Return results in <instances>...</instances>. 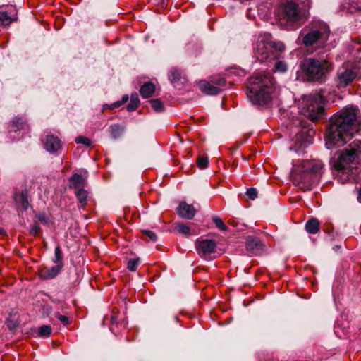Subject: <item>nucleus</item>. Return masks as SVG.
<instances>
[{
	"label": "nucleus",
	"mask_w": 361,
	"mask_h": 361,
	"mask_svg": "<svg viewBox=\"0 0 361 361\" xmlns=\"http://www.w3.org/2000/svg\"><path fill=\"white\" fill-rule=\"evenodd\" d=\"M63 264H56L51 268L45 267L42 269L39 272L41 278L44 279H51L55 278L61 271Z\"/></svg>",
	"instance_id": "17"
},
{
	"label": "nucleus",
	"mask_w": 361,
	"mask_h": 361,
	"mask_svg": "<svg viewBox=\"0 0 361 361\" xmlns=\"http://www.w3.org/2000/svg\"><path fill=\"white\" fill-rule=\"evenodd\" d=\"M302 72L308 81H318L324 78L332 70L331 64L326 59H305L300 63Z\"/></svg>",
	"instance_id": "8"
},
{
	"label": "nucleus",
	"mask_w": 361,
	"mask_h": 361,
	"mask_svg": "<svg viewBox=\"0 0 361 361\" xmlns=\"http://www.w3.org/2000/svg\"><path fill=\"white\" fill-rule=\"evenodd\" d=\"M14 200L18 209L27 210L30 207L28 196L26 191L15 194Z\"/></svg>",
	"instance_id": "18"
},
{
	"label": "nucleus",
	"mask_w": 361,
	"mask_h": 361,
	"mask_svg": "<svg viewBox=\"0 0 361 361\" xmlns=\"http://www.w3.org/2000/svg\"><path fill=\"white\" fill-rule=\"evenodd\" d=\"M4 233V231L3 228H0V235H2Z\"/></svg>",
	"instance_id": "45"
},
{
	"label": "nucleus",
	"mask_w": 361,
	"mask_h": 361,
	"mask_svg": "<svg viewBox=\"0 0 361 361\" xmlns=\"http://www.w3.org/2000/svg\"><path fill=\"white\" fill-rule=\"evenodd\" d=\"M213 221L215 224V226L220 229L221 231H227L228 228L224 223L221 219L218 216L213 217Z\"/></svg>",
	"instance_id": "31"
},
{
	"label": "nucleus",
	"mask_w": 361,
	"mask_h": 361,
	"mask_svg": "<svg viewBox=\"0 0 361 361\" xmlns=\"http://www.w3.org/2000/svg\"><path fill=\"white\" fill-rule=\"evenodd\" d=\"M11 129L13 131L17 130H27L29 129V126L25 121L21 118L16 117L11 122Z\"/></svg>",
	"instance_id": "22"
},
{
	"label": "nucleus",
	"mask_w": 361,
	"mask_h": 361,
	"mask_svg": "<svg viewBox=\"0 0 361 361\" xmlns=\"http://www.w3.org/2000/svg\"><path fill=\"white\" fill-rule=\"evenodd\" d=\"M44 148L49 152H57L61 147V141L58 136L49 133L43 140Z\"/></svg>",
	"instance_id": "12"
},
{
	"label": "nucleus",
	"mask_w": 361,
	"mask_h": 361,
	"mask_svg": "<svg viewBox=\"0 0 361 361\" xmlns=\"http://www.w3.org/2000/svg\"><path fill=\"white\" fill-rule=\"evenodd\" d=\"M40 231V226L37 221V220H34L33 224L30 226V234L31 235L35 236L37 235Z\"/></svg>",
	"instance_id": "35"
},
{
	"label": "nucleus",
	"mask_w": 361,
	"mask_h": 361,
	"mask_svg": "<svg viewBox=\"0 0 361 361\" xmlns=\"http://www.w3.org/2000/svg\"><path fill=\"white\" fill-rule=\"evenodd\" d=\"M75 194L77 197L80 207L84 208L87 204V199L89 197V192L85 189H78L75 190Z\"/></svg>",
	"instance_id": "24"
},
{
	"label": "nucleus",
	"mask_w": 361,
	"mask_h": 361,
	"mask_svg": "<svg viewBox=\"0 0 361 361\" xmlns=\"http://www.w3.org/2000/svg\"><path fill=\"white\" fill-rule=\"evenodd\" d=\"M285 46L281 42L272 41L269 34L259 35L253 44V54L259 62L270 61L280 57Z\"/></svg>",
	"instance_id": "4"
},
{
	"label": "nucleus",
	"mask_w": 361,
	"mask_h": 361,
	"mask_svg": "<svg viewBox=\"0 0 361 361\" xmlns=\"http://www.w3.org/2000/svg\"><path fill=\"white\" fill-rule=\"evenodd\" d=\"M16 20L15 14L11 11H4L0 7V24L3 26H8Z\"/></svg>",
	"instance_id": "20"
},
{
	"label": "nucleus",
	"mask_w": 361,
	"mask_h": 361,
	"mask_svg": "<svg viewBox=\"0 0 361 361\" xmlns=\"http://www.w3.org/2000/svg\"><path fill=\"white\" fill-rule=\"evenodd\" d=\"M62 259H63L62 251H61L60 247L57 246L55 248L54 259H53V262L56 264H63Z\"/></svg>",
	"instance_id": "29"
},
{
	"label": "nucleus",
	"mask_w": 361,
	"mask_h": 361,
	"mask_svg": "<svg viewBox=\"0 0 361 361\" xmlns=\"http://www.w3.org/2000/svg\"><path fill=\"white\" fill-rule=\"evenodd\" d=\"M299 105L300 113L312 121L325 116L324 98L319 93L302 97Z\"/></svg>",
	"instance_id": "7"
},
{
	"label": "nucleus",
	"mask_w": 361,
	"mask_h": 361,
	"mask_svg": "<svg viewBox=\"0 0 361 361\" xmlns=\"http://www.w3.org/2000/svg\"><path fill=\"white\" fill-rule=\"evenodd\" d=\"M55 317L64 325L68 326L70 324V319L67 316L61 315L59 312L55 313Z\"/></svg>",
	"instance_id": "36"
},
{
	"label": "nucleus",
	"mask_w": 361,
	"mask_h": 361,
	"mask_svg": "<svg viewBox=\"0 0 361 361\" xmlns=\"http://www.w3.org/2000/svg\"><path fill=\"white\" fill-rule=\"evenodd\" d=\"M287 66L283 61H278L275 64V71L283 73L286 71Z\"/></svg>",
	"instance_id": "38"
},
{
	"label": "nucleus",
	"mask_w": 361,
	"mask_h": 361,
	"mask_svg": "<svg viewBox=\"0 0 361 361\" xmlns=\"http://www.w3.org/2000/svg\"><path fill=\"white\" fill-rule=\"evenodd\" d=\"M34 220H37V221L38 223L41 222L43 224H49V218L47 217L46 214H44L43 212H40V213H38L37 214H36Z\"/></svg>",
	"instance_id": "32"
},
{
	"label": "nucleus",
	"mask_w": 361,
	"mask_h": 361,
	"mask_svg": "<svg viewBox=\"0 0 361 361\" xmlns=\"http://www.w3.org/2000/svg\"><path fill=\"white\" fill-rule=\"evenodd\" d=\"M150 104L152 109L156 112H162L164 111V106L163 103L159 99H153L150 100Z\"/></svg>",
	"instance_id": "27"
},
{
	"label": "nucleus",
	"mask_w": 361,
	"mask_h": 361,
	"mask_svg": "<svg viewBox=\"0 0 361 361\" xmlns=\"http://www.w3.org/2000/svg\"><path fill=\"white\" fill-rule=\"evenodd\" d=\"M247 89L249 99L259 106L268 104L279 94L274 78L269 72L253 74L248 80Z\"/></svg>",
	"instance_id": "2"
},
{
	"label": "nucleus",
	"mask_w": 361,
	"mask_h": 361,
	"mask_svg": "<svg viewBox=\"0 0 361 361\" xmlns=\"http://www.w3.org/2000/svg\"><path fill=\"white\" fill-rule=\"evenodd\" d=\"M246 248L252 255H258L264 249V245L257 238H249L246 242Z\"/></svg>",
	"instance_id": "14"
},
{
	"label": "nucleus",
	"mask_w": 361,
	"mask_h": 361,
	"mask_svg": "<svg viewBox=\"0 0 361 361\" xmlns=\"http://www.w3.org/2000/svg\"><path fill=\"white\" fill-rule=\"evenodd\" d=\"M123 131V127L118 125L114 124L109 127V132L111 136L114 138L119 137Z\"/></svg>",
	"instance_id": "26"
},
{
	"label": "nucleus",
	"mask_w": 361,
	"mask_h": 361,
	"mask_svg": "<svg viewBox=\"0 0 361 361\" xmlns=\"http://www.w3.org/2000/svg\"><path fill=\"white\" fill-rule=\"evenodd\" d=\"M246 195L251 200H255L257 197V191L255 188H251L247 189Z\"/></svg>",
	"instance_id": "40"
},
{
	"label": "nucleus",
	"mask_w": 361,
	"mask_h": 361,
	"mask_svg": "<svg viewBox=\"0 0 361 361\" xmlns=\"http://www.w3.org/2000/svg\"><path fill=\"white\" fill-rule=\"evenodd\" d=\"M175 228L180 233H183L185 235H189L190 233V228L183 224H176Z\"/></svg>",
	"instance_id": "30"
},
{
	"label": "nucleus",
	"mask_w": 361,
	"mask_h": 361,
	"mask_svg": "<svg viewBox=\"0 0 361 361\" xmlns=\"http://www.w3.org/2000/svg\"><path fill=\"white\" fill-rule=\"evenodd\" d=\"M85 182V178L82 175L75 173L69 178V188L76 189V190L82 189Z\"/></svg>",
	"instance_id": "19"
},
{
	"label": "nucleus",
	"mask_w": 361,
	"mask_h": 361,
	"mask_svg": "<svg viewBox=\"0 0 361 361\" xmlns=\"http://www.w3.org/2000/svg\"><path fill=\"white\" fill-rule=\"evenodd\" d=\"M324 164L318 160H302L294 164L291 171L293 184L303 191L310 190L321 178Z\"/></svg>",
	"instance_id": "3"
},
{
	"label": "nucleus",
	"mask_w": 361,
	"mask_h": 361,
	"mask_svg": "<svg viewBox=\"0 0 361 361\" xmlns=\"http://www.w3.org/2000/svg\"><path fill=\"white\" fill-rule=\"evenodd\" d=\"M333 167L338 171L349 173L361 164V140H355L338 152L331 160Z\"/></svg>",
	"instance_id": "5"
},
{
	"label": "nucleus",
	"mask_w": 361,
	"mask_h": 361,
	"mask_svg": "<svg viewBox=\"0 0 361 361\" xmlns=\"http://www.w3.org/2000/svg\"><path fill=\"white\" fill-rule=\"evenodd\" d=\"M75 142L78 144L84 145L86 147H89L92 144L91 140L85 136H78L76 137Z\"/></svg>",
	"instance_id": "34"
},
{
	"label": "nucleus",
	"mask_w": 361,
	"mask_h": 361,
	"mask_svg": "<svg viewBox=\"0 0 361 361\" xmlns=\"http://www.w3.org/2000/svg\"><path fill=\"white\" fill-rule=\"evenodd\" d=\"M155 91V85L151 82H147L141 86L140 92L143 98L151 97Z\"/></svg>",
	"instance_id": "21"
},
{
	"label": "nucleus",
	"mask_w": 361,
	"mask_h": 361,
	"mask_svg": "<svg viewBox=\"0 0 361 361\" xmlns=\"http://www.w3.org/2000/svg\"><path fill=\"white\" fill-rule=\"evenodd\" d=\"M212 82L215 85V86H217L219 87H224L226 84V81L225 80L224 78H222V77H215V78H213L212 80H211Z\"/></svg>",
	"instance_id": "33"
},
{
	"label": "nucleus",
	"mask_w": 361,
	"mask_h": 361,
	"mask_svg": "<svg viewBox=\"0 0 361 361\" xmlns=\"http://www.w3.org/2000/svg\"><path fill=\"white\" fill-rule=\"evenodd\" d=\"M358 201L360 202H361V188L360 189V191H359V195H358Z\"/></svg>",
	"instance_id": "44"
},
{
	"label": "nucleus",
	"mask_w": 361,
	"mask_h": 361,
	"mask_svg": "<svg viewBox=\"0 0 361 361\" xmlns=\"http://www.w3.org/2000/svg\"><path fill=\"white\" fill-rule=\"evenodd\" d=\"M356 77V73L352 69L341 68L338 71V85L345 87L351 82Z\"/></svg>",
	"instance_id": "11"
},
{
	"label": "nucleus",
	"mask_w": 361,
	"mask_h": 361,
	"mask_svg": "<svg viewBox=\"0 0 361 361\" xmlns=\"http://www.w3.org/2000/svg\"><path fill=\"white\" fill-rule=\"evenodd\" d=\"M329 33L330 30L326 23L317 21L303 28L300 33V37L306 48L317 49L326 44Z\"/></svg>",
	"instance_id": "6"
},
{
	"label": "nucleus",
	"mask_w": 361,
	"mask_h": 361,
	"mask_svg": "<svg viewBox=\"0 0 361 361\" xmlns=\"http://www.w3.org/2000/svg\"><path fill=\"white\" fill-rule=\"evenodd\" d=\"M197 210L192 204H188L185 202H180L177 208L178 214L185 219H192L195 216Z\"/></svg>",
	"instance_id": "13"
},
{
	"label": "nucleus",
	"mask_w": 361,
	"mask_h": 361,
	"mask_svg": "<svg viewBox=\"0 0 361 361\" xmlns=\"http://www.w3.org/2000/svg\"><path fill=\"white\" fill-rule=\"evenodd\" d=\"M276 15L281 24L301 23L304 18V13L300 9L296 0H281Z\"/></svg>",
	"instance_id": "9"
},
{
	"label": "nucleus",
	"mask_w": 361,
	"mask_h": 361,
	"mask_svg": "<svg viewBox=\"0 0 361 361\" xmlns=\"http://www.w3.org/2000/svg\"><path fill=\"white\" fill-rule=\"evenodd\" d=\"M127 267L130 271H135L137 267V261L133 259H130L128 262Z\"/></svg>",
	"instance_id": "41"
},
{
	"label": "nucleus",
	"mask_w": 361,
	"mask_h": 361,
	"mask_svg": "<svg viewBox=\"0 0 361 361\" xmlns=\"http://www.w3.org/2000/svg\"><path fill=\"white\" fill-rule=\"evenodd\" d=\"M143 233L149 238V239L153 242H156L157 240V236L156 233L149 230H144Z\"/></svg>",
	"instance_id": "39"
},
{
	"label": "nucleus",
	"mask_w": 361,
	"mask_h": 361,
	"mask_svg": "<svg viewBox=\"0 0 361 361\" xmlns=\"http://www.w3.org/2000/svg\"><path fill=\"white\" fill-rule=\"evenodd\" d=\"M208 162V158L205 157H200L197 160V164L200 169H205Z\"/></svg>",
	"instance_id": "37"
},
{
	"label": "nucleus",
	"mask_w": 361,
	"mask_h": 361,
	"mask_svg": "<svg viewBox=\"0 0 361 361\" xmlns=\"http://www.w3.org/2000/svg\"><path fill=\"white\" fill-rule=\"evenodd\" d=\"M305 229L309 233L316 234L319 231V222L315 218L308 220L305 224Z\"/></svg>",
	"instance_id": "23"
},
{
	"label": "nucleus",
	"mask_w": 361,
	"mask_h": 361,
	"mask_svg": "<svg viewBox=\"0 0 361 361\" xmlns=\"http://www.w3.org/2000/svg\"><path fill=\"white\" fill-rule=\"evenodd\" d=\"M198 87L204 94L208 95H216L221 92V88L215 86L212 81L201 80L198 83Z\"/></svg>",
	"instance_id": "15"
},
{
	"label": "nucleus",
	"mask_w": 361,
	"mask_h": 361,
	"mask_svg": "<svg viewBox=\"0 0 361 361\" xmlns=\"http://www.w3.org/2000/svg\"><path fill=\"white\" fill-rule=\"evenodd\" d=\"M169 79L175 87L186 82V78L183 72L177 68H172L169 71Z\"/></svg>",
	"instance_id": "16"
},
{
	"label": "nucleus",
	"mask_w": 361,
	"mask_h": 361,
	"mask_svg": "<svg viewBox=\"0 0 361 361\" xmlns=\"http://www.w3.org/2000/svg\"><path fill=\"white\" fill-rule=\"evenodd\" d=\"M52 329L49 325H42L38 329V334L41 337L47 338L51 334Z\"/></svg>",
	"instance_id": "28"
},
{
	"label": "nucleus",
	"mask_w": 361,
	"mask_h": 361,
	"mask_svg": "<svg viewBox=\"0 0 361 361\" xmlns=\"http://www.w3.org/2000/svg\"><path fill=\"white\" fill-rule=\"evenodd\" d=\"M358 109L344 108L330 119L326 132V145L339 147L349 140L356 129Z\"/></svg>",
	"instance_id": "1"
},
{
	"label": "nucleus",
	"mask_w": 361,
	"mask_h": 361,
	"mask_svg": "<svg viewBox=\"0 0 361 361\" xmlns=\"http://www.w3.org/2000/svg\"><path fill=\"white\" fill-rule=\"evenodd\" d=\"M121 105H122V102H121V101H118V102H114L111 105H106V106L109 109H115V108H118V107L121 106Z\"/></svg>",
	"instance_id": "42"
},
{
	"label": "nucleus",
	"mask_w": 361,
	"mask_h": 361,
	"mask_svg": "<svg viewBox=\"0 0 361 361\" xmlns=\"http://www.w3.org/2000/svg\"><path fill=\"white\" fill-rule=\"evenodd\" d=\"M139 104L140 99L138 94L136 92L133 93L130 96V100L127 106V109L129 111H135L138 107Z\"/></svg>",
	"instance_id": "25"
},
{
	"label": "nucleus",
	"mask_w": 361,
	"mask_h": 361,
	"mask_svg": "<svg viewBox=\"0 0 361 361\" xmlns=\"http://www.w3.org/2000/svg\"><path fill=\"white\" fill-rule=\"evenodd\" d=\"M195 245L198 255L203 259H209L212 255L216 253L217 245L214 240H198Z\"/></svg>",
	"instance_id": "10"
},
{
	"label": "nucleus",
	"mask_w": 361,
	"mask_h": 361,
	"mask_svg": "<svg viewBox=\"0 0 361 361\" xmlns=\"http://www.w3.org/2000/svg\"><path fill=\"white\" fill-rule=\"evenodd\" d=\"M128 98L129 97H128V94L123 95V97H122V99L121 100V102H122V104L126 103L128 100Z\"/></svg>",
	"instance_id": "43"
}]
</instances>
